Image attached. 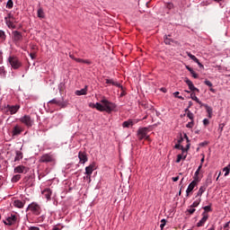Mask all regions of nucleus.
<instances>
[{
    "instance_id": "nucleus-1",
    "label": "nucleus",
    "mask_w": 230,
    "mask_h": 230,
    "mask_svg": "<svg viewBox=\"0 0 230 230\" xmlns=\"http://www.w3.org/2000/svg\"><path fill=\"white\" fill-rule=\"evenodd\" d=\"M93 107L97 111H100V112L111 113L112 112V111H114V109H116V104H114V102H109L107 99H102L101 103L96 102L95 104H93Z\"/></svg>"
},
{
    "instance_id": "nucleus-2",
    "label": "nucleus",
    "mask_w": 230,
    "mask_h": 230,
    "mask_svg": "<svg viewBox=\"0 0 230 230\" xmlns=\"http://www.w3.org/2000/svg\"><path fill=\"white\" fill-rule=\"evenodd\" d=\"M7 62H9L12 69H21L22 67V62L16 56H9Z\"/></svg>"
},
{
    "instance_id": "nucleus-3",
    "label": "nucleus",
    "mask_w": 230,
    "mask_h": 230,
    "mask_svg": "<svg viewBox=\"0 0 230 230\" xmlns=\"http://www.w3.org/2000/svg\"><path fill=\"white\" fill-rule=\"evenodd\" d=\"M137 136L139 141H143V139H146V141H152L148 135V128L146 127L139 128L137 131Z\"/></svg>"
},
{
    "instance_id": "nucleus-4",
    "label": "nucleus",
    "mask_w": 230,
    "mask_h": 230,
    "mask_svg": "<svg viewBox=\"0 0 230 230\" xmlns=\"http://www.w3.org/2000/svg\"><path fill=\"white\" fill-rule=\"evenodd\" d=\"M20 121H21V123L25 125V127H27V128H31V127H33V125H35V119L33 118H31V116H30V115H24L23 117H21Z\"/></svg>"
},
{
    "instance_id": "nucleus-5",
    "label": "nucleus",
    "mask_w": 230,
    "mask_h": 230,
    "mask_svg": "<svg viewBox=\"0 0 230 230\" xmlns=\"http://www.w3.org/2000/svg\"><path fill=\"white\" fill-rule=\"evenodd\" d=\"M19 109H21V105L19 104H15V105H4V112H5L6 114H17V112H19Z\"/></svg>"
},
{
    "instance_id": "nucleus-6",
    "label": "nucleus",
    "mask_w": 230,
    "mask_h": 230,
    "mask_svg": "<svg viewBox=\"0 0 230 230\" xmlns=\"http://www.w3.org/2000/svg\"><path fill=\"white\" fill-rule=\"evenodd\" d=\"M31 211L32 215L39 216L40 215L42 209L40 208V205L37 202H32L27 207V211Z\"/></svg>"
},
{
    "instance_id": "nucleus-7",
    "label": "nucleus",
    "mask_w": 230,
    "mask_h": 230,
    "mask_svg": "<svg viewBox=\"0 0 230 230\" xmlns=\"http://www.w3.org/2000/svg\"><path fill=\"white\" fill-rule=\"evenodd\" d=\"M12 40L15 44V46H19L21 42H22V32L19 31H13Z\"/></svg>"
},
{
    "instance_id": "nucleus-8",
    "label": "nucleus",
    "mask_w": 230,
    "mask_h": 230,
    "mask_svg": "<svg viewBox=\"0 0 230 230\" xmlns=\"http://www.w3.org/2000/svg\"><path fill=\"white\" fill-rule=\"evenodd\" d=\"M17 215L11 214L7 216V217L4 220H3V223L4 224V226H15V224H17Z\"/></svg>"
},
{
    "instance_id": "nucleus-9",
    "label": "nucleus",
    "mask_w": 230,
    "mask_h": 230,
    "mask_svg": "<svg viewBox=\"0 0 230 230\" xmlns=\"http://www.w3.org/2000/svg\"><path fill=\"white\" fill-rule=\"evenodd\" d=\"M40 163H52L53 164H55V156L51 154H44L40 156Z\"/></svg>"
},
{
    "instance_id": "nucleus-10",
    "label": "nucleus",
    "mask_w": 230,
    "mask_h": 230,
    "mask_svg": "<svg viewBox=\"0 0 230 230\" xmlns=\"http://www.w3.org/2000/svg\"><path fill=\"white\" fill-rule=\"evenodd\" d=\"M199 178H194V180L189 184L186 190V197H190V193L195 190V187L199 184Z\"/></svg>"
},
{
    "instance_id": "nucleus-11",
    "label": "nucleus",
    "mask_w": 230,
    "mask_h": 230,
    "mask_svg": "<svg viewBox=\"0 0 230 230\" xmlns=\"http://www.w3.org/2000/svg\"><path fill=\"white\" fill-rule=\"evenodd\" d=\"M209 182L211 181L207 180V181L199 189V191L197 192L196 199H201L202 194L208 190V187L209 186Z\"/></svg>"
},
{
    "instance_id": "nucleus-12",
    "label": "nucleus",
    "mask_w": 230,
    "mask_h": 230,
    "mask_svg": "<svg viewBox=\"0 0 230 230\" xmlns=\"http://www.w3.org/2000/svg\"><path fill=\"white\" fill-rule=\"evenodd\" d=\"M22 132H24V128H22L20 125H15L13 128L12 136H13V137H17V136H21V134H22Z\"/></svg>"
},
{
    "instance_id": "nucleus-13",
    "label": "nucleus",
    "mask_w": 230,
    "mask_h": 230,
    "mask_svg": "<svg viewBox=\"0 0 230 230\" xmlns=\"http://www.w3.org/2000/svg\"><path fill=\"white\" fill-rule=\"evenodd\" d=\"M201 217L202 218L197 223V227H204V225L206 224V222H208V219L209 218V214L202 212Z\"/></svg>"
},
{
    "instance_id": "nucleus-14",
    "label": "nucleus",
    "mask_w": 230,
    "mask_h": 230,
    "mask_svg": "<svg viewBox=\"0 0 230 230\" xmlns=\"http://www.w3.org/2000/svg\"><path fill=\"white\" fill-rule=\"evenodd\" d=\"M138 121L137 119H128L122 123V127L123 128H130V127H134Z\"/></svg>"
},
{
    "instance_id": "nucleus-15",
    "label": "nucleus",
    "mask_w": 230,
    "mask_h": 230,
    "mask_svg": "<svg viewBox=\"0 0 230 230\" xmlns=\"http://www.w3.org/2000/svg\"><path fill=\"white\" fill-rule=\"evenodd\" d=\"M24 183L28 188H31V186H35V180L33 176H26L24 178Z\"/></svg>"
},
{
    "instance_id": "nucleus-16",
    "label": "nucleus",
    "mask_w": 230,
    "mask_h": 230,
    "mask_svg": "<svg viewBox=\"0 0 230 230\" xmlns=\"http://www.w3.org/2000/svg\"><path fill=\"white\" fill-rule=\"evenodd\" d=\"M28 168L24 165H18L14 167L13 173H27Z\"/></svg>"
},
{
    "instance_id": "nucleus-17",
    "label": "nucleus",
    "mask_w": 230,
    "mask_h": 230,
    "mask_svg": "<svg viewBox=\"0 0 230 230\" xmlns=\"http://www.w3.org/2000/svg\"><path fill=\"white\" fill-rule=\"evenodd\" d=\"M185 84H187L190 91H196V93H200V90L195 87V84H193V82H191V80H190L189 78L185 79Z\"/></svg>"
},
{
    "instance_id": "nucleus-18",
    "label": "nucleus",
    "mask_w": 230,
    "mask_h": 230,
    "mask_svg": "<svg viewBox=\"0 0 230 230\" xmlns=\"http://www.w3.org/2000/svg\"><path fill=\"white\" fill-rule=\"evenodd\" d=\"M78 157H79L80 163H82L83 164H85V163H87L88 161L87 154L85 152L80 151L78 153Z\"/></svg>"
},
{
    "instance_id": "nucleus-19",
    "label": "nucleus",
    "mask_w": 230,
    "mask_h": 230,
    "mask_svg": "<svg viewBox=\"0 0 230 230\" xmlns=\"http://www.w3.org/2000/svg\"><path fill=\"white\" fill-rule=\"evenodd\" d=\"M41 193H42L43 197H45V199H47V200H51V195L53 193V191H51V189L47 188Z\"/></svg>"
},
{
    "instance_id": "nucleus-20",
    "label": "nucleus",
    "mask_w": 230,
    "mask_h": 230,
    "mask_svg": "<svg viewBox=\"0 0 230 230\" xmlns=\"http://www.w3.org/2000/svg\"><path fill=\"white\" fill-rule=\"evenodd\" d=\"M93 172H94V164H92L89 166L85 167V174L88 177H91V175H93Z\"/></svg>"
},
{
    "instance_id": "nucleus-21",
    "label": "nucleus",
    "mask_w": 230,
    "mask_h": 230,
    "mask_svg": "<svg viewBox=\"0 0 230 230\" xmlns=\"http://www.w3.org/2000/svg\"><path fill=\"white\" fill-rule=\"evenodd\" d=\"M24 204H26V202H24L21 199H15L13 201L14 208H18L19 209H22V208H24Z\"/></svg>"
},
{
    "instance_id": "nucleus-22",
    "label": "nucleus",
    "mask_w": 230,
    "mask_h": 230,
    "mask_svg": "<svg viewBox=\"0 0 230 230\" xmlns=\"http://www.w3.org/2000/svg\"><path fill=\"white\" fill-rule=\"evenodd\" d=\"M74 60L75 62H78L79 64H86L87 66H91L92 62L89 59H82L79 58H74Z\"/></svg>"
},
{
    "instance_id": "nucleus-23",
    "label": "nucleus",
    "mask_w": 230,
    "mask_h": 230,
    "mask_svg": "<svg viewBox=\"0 0 230 230\" xmlns=\"http://www.w3.org/2000/svg\"><path fill=\"white\" fill-rule=\"evenodd\" d=\"M5 19V24L6 26L10 29V30H15V28H17V26H15L13 24V22H12L11 20H8L7 17L4 18Z\"/></svg>"
},
{
    "instance_id": "nucleus-24",
    "label": "nucleus",
    "mask_w": 230,
    "mask_h": 230,
    "mask_svg": "<svg viewBox=\"0 0 230 230\" xmlns=\"http://www.w3.org/2000/svg\"><path fill=\"white\" fill-rule=\"evenodd\" d=\"M75 94H76V96H84V95L87 94V86H85L84 88H83L81 90L75 91Z\"/></svg>"
},
{
    "instance_id": "nucleus-25",
    "label": "nucleus",
    "mask_w": 230,
    "mask_h": 230,
    "mask_svg": "<svg viewBox=\"0 0 230 230\" xmlns=\"http://www.w3.org/2000/svg\"><path fill=\"white\" fill-rule=\"evenodd\" d=\"M38 17L39 19H46V13H44V9H42V7L38 9Z\"/></svg>"
},
{
    "instance_id": "nucleus-26",
    "label": "nucleus",
    "mask_w": 230,
    "mask_h": 230,
    "mask_svg": "<svg viewBox=\"0 0 230 230\" xmlns=\"http://www.w3.org/2000/svg\"><path fill=\"white\" fill-rule=\"evenodd\" d=\"M190 98L193 100V102H196V103H199V105H204V103H202L201 102H200V99H199L198 97H197V95L195 94V93H190Z\"/></svg>"
},
{
    "instance_id": "nucleus-27",
    "label": "nucleus",
    "mask_w": 230,
    "mask_h": 230,
    "mask_svg": "<svg viewBox=\"0 0 230 230\" xmlns=\"http://www.w3.org/2000/svg\"><path fill=\"white\" fill-rule=\"evenodd\" d=\"M185 67H186V69H188V71L190 73L192 78H199V74L195 73V71L193 70V68L190 67V66H186Z\"/></svg>"
},
{
    "instance_id": "nucleus-28",
    "label": "nucleus",
    "mask_w": 230,
    "mask_h": 230,
    "mask_svg": "<svg viewBox=\"0 0 230 230\" xmlns=\"http://www.w3.org/2000/svg\"><path fill=\"white\" fill-rule=\"evenodd\" d=\"M6 40V32L4 31L0 30V44H3Z\"/></svg>"
},
{
    "instance_id": "nucleus-29",
    "label": "nucleus",
    "mask_w": 230,
    "mask_h": 230,
    "mask_svg": "<svg viewBox=\"0 0 230 230\" xmlns=\"http://www.w3.org/2000/svg\"><path fill=\"white\" fill-rule=\"evenodd\" d=\"M21 159H22V152L16 151L15 157H14V163H17V161H21Z\"/></svg>"
},
{
    "instance_id": "nucleus-30",
    "label": "nucleus",
    "mask_w": 230,
    "mask_h": 230,
    "mask_svg": "<svg viewBox=\"0 0 230 230\" xmlns=\"http://www.w3.org/2000/svg\"><path fill=\"white\" fill-rule=\"evenodd\" d=\"M106 84H111V85H114L115 87H121V84L118 82H115L112 79H106Z\"/></svg>"
},
{
    "instance_id": "nucleus-31",
    "label": "nucleus",
    "mask_w": 230,
    "mask_h": 230,
    "mask_svg": "<svg viewBox=\"0 0 230 230\" xmlns=\"http://www.w3.org/2000/svg\"><path fill=\"white\" fill-rule=\"evenodd\" d=\"M200 202H202V199L199 198L198 199H196L191 205L190 208H199V205L200 204Z\"/></svg>"
},
{
    "instance_id": "nucleus-32",
    "label": "nucleus",
    "mask_w": 230,
    "mask_h": 230,
    "mask_svg": "<svg viewBox=\"0 0 230 230\" xmlns=\"http://www.w3.org/2000/svg\"><path fill=\"white\" fill-rule=\"evenodd\" d=\"M201 107H205L208 114H213V108H211L209 105L203 103Z\"/></svg>"
},
{
    "instance_id": "nucleus-33",
    "label": "nucleus",
    "mask_w": 230,
    "mask_h": 230,
    "mask_svg": "<svg viewBox=\"0 0 230 230\" xmlns=\"http://www.w3.org/2000/svg\"><path fill=\"white\" fill-rule=\"evenodd\" d=\"M202 209H204L203 213H210L211 211H213V208H211V205L202 207Z\"/></svg>"
},
{
    "instance_id": "nucleus-34",
    "label": "nucleus",
    "mask_w": 230,
    "mask_h": 230,
    "mask_svg": "<svg viewBox=\"0 0 230 230\" xmlns=\"http://www.w3.org/2000/svg\"><path fill=\"white\" fill-rule=\"evenodd\" d=\"M189 58H190V60H193V62H195L197 64V62H199V58H197V57H195V55L191 54L190 52H189L188 54Z\"/></svg>"
},
{
    "instance_id": "nucleus-35",
    "label": "nucleus",
    "mask_w": 230,
    "mask_h": 230,
    "mask_svg": "<svg viewBox=\"0 0 230 230\" xmlns=\"http://www.w3.org/2000/svg\"><path fill=\"white\" fill-rule=\"evenodd\" d=\"M11 181L12 182H19L21 181V174L13 175Z\"/></svg>"
},
{
    "instance_id": "nucleus-36",
    "label": "nucleus",
    "mask_w": 230,
    "mask_h": 230,
    "mask_svg": "<svg viewBox=\"0 0 230 230\" xmlns=\"http://www.w3.org/2000/svg\"><path fill=\"white\" fill-rule=\"evenodd\" d=\"M223 172H225V177H227V175H229L230 173V164L226 166L225 168H223Z\"/></svg>"
},
{
    "instance_id": "nucleus-37",
    "label": "nucleus",
    "mask_w": 230,
    "mask_h": 230,
    "mask_svg": "<svg viewBox=\"0 0 230 230\" xmlns=\"http://www.w3.org/2000/svg\"><path fill=\"white\" fill-rule=\"evenodd\" d=\"M182 159H186V155L183 156L182 154H180L177 155V159H176V163H181V161H182Z\"/></svg>"
},
{
    "instance_id": "nucleus-38",
    "label": "nucleus",
    "mask_w": 230,
    "mask_h": 230,
    "mask_svg": "<svg viewBox=\"0 0 230 230\" xmlns=\"http://www.w3.org/2000/svg\"><path fill=\"white\" fill-rule=\"evenodd\" d=\"M49 105L51 104V103H54L55 105H59L60 104V100H57V99H52L50 101H49Z\"/></svg>"
},
{
    "instance_id": "nucleus-39",
    "label": "nucleus",
    "mask_w": 230,
    "mask_h": 230,
    "mask_svg": "<svg viewBox=\"0 0 230 230\" xmlns=\"http://www.w3.org/2000/svg\"><path fill=\"white\" fill-rule=\"evenodd\" d=\"M224 127H226V124L225 123H220L219 125H218V132H219V134H222V132H224Z\"/></svg>"
},
{
    "instance_id": "nucleus-40",
    "label": "nucleus",
    "mask_w": 230,
    "mask_h": 230,
    "mask_svg": "<svg viewBox=\"0 0 230 230\" xmlns=\"http://www.w3.org/2000/svg\"><path fill=\"white\" fill-rule=\"evenodd\" d=\"M58 107H62V109H66V107H67V102L59 101Z\"/></svg>"
},
{
    "instance_id": "nucleus-41",
    "label": "nucleus",
    "mask_w": 230,
    "mask_h": 230,
    "mask_svg": "<svg viewBox=\"0 0 230 230\" xmlns=\"http://www.w3.org/2000/svg\"><path fill=\"white\" fill-rule=\"evenodd\" d=\"M6 8H9V9L13 8V1L8 0L6 4Z\"/></svg>"
},
{
    "instance_id": "nucleus-42",
    "label": "nucleus",
    "mask_w": 230,
    "mask_h": 230,
    "mask_svg": "<svg viewBox=\"0 0 230 230\" xmlns=\"http://www.w3.org/2000/svg\"><path fill=\"white\" fill-rule=\"evenodd\" d=\"M187 117L189 118V119H190V121H193V118H194L193 112H191L190 111H188Z\"/></svg>"
},
{
    "instance_id": "nucleus-43",
    "label": "nucleus",
    "mask_w": 230,
    "mask_h": 230,
    "mask_svg": "<svg viewBox=\"0 0 230 230\" xmlns=\"http://www.w3.org/2000/svg\"><path fill=\"white\" fill-rule=\"evenodd\" d=\"M179 94H180L179 92H174V93H173L174 98H178L179 100H184V97H182V96H181V95H179Z\"/></svg>"
},
{
    "instance_id": "nucleus-44",
    "label": "nucleus",
    "mask_w": 230,
    "mask_h": 230,
    "mask_svg": "<svg viewBox=\"0 0 230 230\" xmlns=\"http://www.w3.org/2000/svg\"><path fill=\"white\" fill-rule=\"evenodd\" d=\"M164 226H166V219H162V220H161L160 228H161L162 230H164Z\"/></svg>"
},
{
    "instance_id": "nucleus-45",
    "label": "nucleus",
    "mask_w": 230,
    "mask_h": 230,
    "mask_svg": "<svg viewBox=\"0 0 230 230\" xmlns=\"http://www.w3.org/2000/svg\"><path fill=\"white\" fill-rule=\"evenodd\" d=\"M204 84H205V85H208V87H213V83H211V81H209L208 79H206L204 81Z\"/></svg>"
},
{
    "instance_id": "nucleus-46",
    "label": "nucleus",
    "mask_w": 230,
    "mask_h": 230,
    "mask_svg": "<svg viewBox=\"0 0 230 230\" xmlns=\"http://www.w3.org/2000/svg\"><path fill=\"white\" fill-rule=\"evenodd\" d=\"M195 211H197V209H195V208H190L187 209V212L190 213V215H193V213H195Z\"/></svg>"
},
{
    "instance_id": "nucleus-47",
    "label": "nucleus",
    "mask_w": 230,
    "mask_h": 230,
    "mask_svg": "<svg viewBox=\"0 0 230 230\" xmlns=\"http://www.w3.org/2000/svg\"><path fill=\"white\" fill-rule=\"evenodd\" d=\"M229 224H230V221L226 222V223L224 225V229H225V230H230Z\"/></svg>"
},
{
    "instance_id": "nucleus-48",
    "label": "nucleus",
    "mask_w": 230,
    "mask_h": 230,
    "mask_svg": "<svg viewBox=\"0 0 230 230\" xmlns=\"http://www.w3.org/2000/svg\"><path fill=\"white\" fill-rule=\"evenodd\" d=\"M193 120H191L190 122H189L187 125H186V127H187V128H193Z\"/></svg>"
},
{
    "instance_id": "nucleus-49",
    "label": "nucleus",
    "mask_w": 230,
    "mask_h": 230,
    "mask_svg": "<svg viewBox=\"0 0 230 230\" xmlns=\"http://www.w3.org/2000/svg\"><path fill=\"white\" fill-rule=\"evenodd\" d=\"M203 125H204L205 127H208V125H209V119H203Z\"/></svg>"
},
{
    "instance_id": "nucleus-50",
    "label": "nucleus",
    "mask_w": 230,
    "mask_h": 230,
    "mask_svg": "<svg viewBox=\"0 0 230 230\" xmlns=\"http://www.w3.org/2000/svg\"><path fill=\"white\" fill-rule=\"evenodd\" d=\"M199 173H200V171L197 169V171L194 173V179H199Z\"/></svg>"
},
{
    "instance_id": "nucleus-51",
    "label": "nucleus",
    "mask_w": 230,
    "mask_h": 230,
    "mask_svg": "<svg viewBox=\"0 0 230 230\" xmlns=\"http://www.w3.org/2000/svg\"><path fill=\"white\" fill-rule=\"evenodd\" d=\"M196 64H198L199 67H200V69H204V65H202V63H200L199 60H198V62H196Z\"/></svg>"
},
{
    "instance_id": "nucleus-52",
    "label": "nucleus",
    "mask_w": 230,
    "mask_h": 230,
    "mask_svg": "<svg viewBox=\"0 0 230 230\" xmlns=\"http://www.w3.org/2000/svg\"><path fill=\"white\" fill-rule=\"evenodd\" d=\"M164 43H165V44H170V39H168L167 36H165Z\"/></svg>"
},
{
    "instance_id": "nucleus-53",
    "label": "nucleus",
    "mask_w": 230,
    "mask_h": 230,
    "mask_svg": "<svg viewBox=\"0 0 230 230\" xmlns=\"http://www.w3.org/2000/svg\"><path fill=\"white\" fill-rule=\"evenodd\" d=\"M172 181L173 182H177V181H179V176L172 177Z\"/></svg>"
},
{
    "instance_id": "nucleus-54",
    "label": "nucleus",
    "mask_w": 230,
    "mask_h": 230,
    "mask_svg": "<svg viewBox=\"0 0 230 230\" xmlns=\"http://www.w3.org/2000/svg\"><path fill=\"white\" fill-rule=\"evenodd\" d=\"M30 57H31V58L33 60V59L35 58V54H34V53H31V54H30Z\"/></svg>"
},
{
    "instance_id": "nucleus-55",
    "label": "nucleus",
    "mask_w": 230,
    "mask_h": 230,
    "mask_svg": "<svg viewBox=\"0 0 230 230\" xmlns=\"http://www.w3.org/2000/svg\"><path fill=\"white\" fill-rule=\"evenodd\" d=\"M192 106H193V102L190 101V102H189V106H188L189 109H190V107H192Z\"/></svg>"
},
{
    "instance_id": "nucleus-56",
    "label": "nucleus",
    "mask_w": 230,
    "mask_h": 230,
    "mask_svg": "<svg viewBox=\"0 0 230 230\" xmlns=\"http://www.w3.org/2000/svg\"><path fill=\"white\" fill-rule=\"evenodd\" d=\"M216 3H224L226 0H214Z\"/></svg>"
},
{
    "instance_id": "nucleus-57",
    "label": "nucleus",
    "mask_w": 230,
    "mask_h": 230,
    "mask_svg": "<svg viewBox=\"0 0 230 230\" xmlns=\"http://www.w3.org/2000/svg\"><path fill=\"white\" fill-rule=\"evenodd\" d=\"M160 91H162V93H166V88L163 87L160 89Z\"/></svg>"
},
{
    "instance_id": "nucleus-58",
    "label": "nucleus",
    "mask_w": 230,
    "mask_h": 230,
    "mask_svg": "<svg viewBox=\"0 0 230 230\" xmlns=\"http://www.w3.org/2000/svg\"><path fill=\"white\" fill-rule=\"evenodd\" d=\"M205 145H208V142H202V143L200 144V146H205Z\"/></svg>"
},
{
    "instance_id": "nucleus-59",
    "label": "nucleus",
    "mask_w": 230,
    "mask_h": 230,
    "mask_svg": "<svg viewBox=\"0 0 230 230\" xmlns=\"http://www.w3.org/2000/svg\"><path fill=\"white\" fill-rule=\"evenodd\" d=\"M209 91H210L211 93H217V91H216L214 88H210Z\"/></svg>"
},
{
    "instance_id": "nucleus-60",
    "label": "nucleus",
    "mask_w": 230,
    "mask_h": 230,
    "mask_svg": "<svg viewBox=\"0 0 230 230\" xmlns=\"http://www.w3.org/2000/svg\"><path fill=\"white\" fill-rule=\"evenodd\" d=\"M52 230H60V228H58V226H54Z\"/></svg>"
},
{
    "instance_id": "nucleus-61",
    "label": "nucleus",
    "mask_w": 230,
    "mask_h": 230,
    "mask_svg": "<svg viewBox=\"0 0 230 230\" xmlns=\"http://www.w3.org/2000/svg\"><path fill=\"white\" fill-rule=\"evenodd\" d=\"M198 170H202V164H200L199 165V167H198Z\"/></svg>"
},
{
    "instance_id": "nucleus-62",
    "label": "nucleus",
    "mask_w": 230,
    "mask_h": 230,
    "mask_svg": "<svg viewBox=\"0 0 230 230\" xmlns=\"http://www.w3.org/2000/svg\"><path fill=\"white\" fill-rule=\"evenodd\" d=\"M200 162H201L200 164H204V156L201 158Z\"/></svg>"
},
{
    "instance_id": "nucleus-63",
    "label": "nucleus",
    "mask_w": 230,
    "mask_h": 230,
    "mask_svg": "<svg viewBox=\"0 0 230 230\" xmlns=\"http://www.w3.org/2000/svg\"><path fill=\"white\" fill-rule=\"evenodd\" d=\"M208 230H215V226H211V227L208 228Z\"/></svg>"
},
{
    "instance_id": "nucleus-64",
    "label": "nucleus",
    "mask_w": 230,
    "mask_h": 230,
    "mask_svg": "<svg viewBox=\"0 0 230 230\" xmlns=\"http://www.w3.org/2000/svg\"><path fill=\"white\" fill-rule=\"evenodd\" d=\"M186 146H187V150H190V144H188Z\"/></svg>"
}]
</instances>
